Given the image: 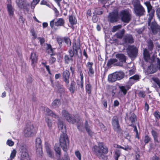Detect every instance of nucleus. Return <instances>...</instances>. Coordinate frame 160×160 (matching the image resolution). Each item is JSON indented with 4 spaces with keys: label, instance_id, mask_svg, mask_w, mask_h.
Returning <instances> with one entry per match:
<instances>
[{
    "label": "nucleus",
    "instance_id": "1",
    "mask_svg": "<svg viewBox=\"0 0 160 160\" xmlns=\"http://www.w3.org/2000/svg\"><path fill=\"white\" fill-rule=\"evenodd\" d=\"M93 153L100 159H107V156L105 155L108 152V148L102 143L98 144V146H94L92 149Z\"/></svg>",
    "mask_w": 160,
    "mask_h": 160
},
{
    "label": "nucleus",
    "instance_id": "2",
    "mask_svg": "<svg viewBox=\"0 0 160 160\" xmlns=\"http://www.w3.org/2000/svg\"><path fill=\"white\" fill-rule=\"evenodd\" d=\"M133 6L134 13L138 17L144 15L145 12V9L141 4L140 1L138 0H133L132 2Z\"/></svg>",
    "mask_w": 160,
    "mask_h": 160
},
{
    "label": "nucleus",
    "instance_id": "3",
    "mask_svg": "<svg viewBox=\"0 0 160 160\" xmlns=\"http://www.w3.org/2000/svg\"><path fill=\"white\" fill-rule=\"evenodd\" d=\"M148 25L150 26L153 33L154 34L157 33L160 31V27L157 24L155 20L153 15H148Z\"/></svg>",
    "mask_w": 160,
    "mask_h": 160
},
{
    "label": "nucleus",
    "instance_id": "4",
    "mask_svg": "<svg viewBox=\"0 0 160 160\" xmlns=\"http://www.w3.org/2000/svg\"><path fill=\"white\" fill-rule=\"evenodd\" d=\"M120 16L122 21L126 23H128L132 18L131 12L128 10L121 11L120 12Z\"/></svg>",
    "mask_w": 160,
    "mask_h": 160
},
{
    "label": "nucleus",
    "instance_id": "5",
    "mask_svg": "<svg viewBox=\"0 0 160 160\" xmlns=\"http://www.w3.org/2000/svg\"><path fill=\"white\" fill-rule=\"evenodd\" d=\"M60 143L63 150L66 151L69 145V142L68 137L66 133L62 134L59 139Z\"/></svg>",
    "mask_w": 160,
    "mask_h": 160
},
{
    "label": "nucleus",
    "instance_id": "6",
    "mask_svg": "<svg viewBox=\"0 0 160 160\" xmlns=\"http://www.w3.org/2000/svg\"><path fill=\"white\" fill-rule=\"evenodd\" d=\"M124 74L122 72H116L109 75L108 80L111 82L120 80L124 77Z\"/></svg>",
    "mask_w": 160,
    "mask_h": 160
},
{
    "label": "nucleus",
    "instance_id": "7",
    "mask_svg": "<svg viewBox=\"0 0 160 160\" xmlns=\"http://www.w3.org/2000/svg\"><path fill=\"white\" fill-rule=\"evenodd\" d=\"M20 150V160H30L28 151L25 147L21 146Z\"/></svg>",
    "mask_w": 160,
    "mask_h": 160
},
{
    "label": "nucleus",
    "instance_id": "8",
    "mask_svg": "<svg viewBox=\"0 0 160 160\" xmlns=\"http://www.w3.org/2000/svg\"><path fill=\"white\" fill-rule=\"evenodd\" d=\"M127 52L129 56L131 58H133L137 55L138 49L136 47L133 46H130L128 47Z\"/></svg>",
    "mask_w": 160,
    "mask_h": 160
},
{
    "label": "nucleus",
    "instance_id": "9",
    "mask_svg": "<svg viewBox=\"0 0 160 160\" xmlns=\"http://www.w3.org/2000/svg\"><path fill=\"white\" fill-rule=\"evenodd\" d=\"M62 115L64 116L67 121L70 123H74L76 122V119L73 118L72 116L65 110L62 111Z\"/></svg>",
    "mask_w": 160,
    "mask_h": 160
},
{
    "label": "nucleus",
    "instance_id": "10",
    "mask_svg": "<svg viewBox=\"0 0 160 160\" xmlns=\"http://www.w3.org/2000/svg\"><path fill=\"white\" fill-rule=\"evenodd\" d=\"M34 127L32 124H28L27 125L24 132L25 137H30L32 136L34 132Z\"/></svg>",
    "mask_w": 160,
    "mask_h": 160
},
{
    "label": "nucleus",
    "instance_id": "11",
    "mask_svg": "<svg viewBox=\"0 0 160 160\" xmlns=\"http://www.w3.org/2000/svg\"><path fill=\"white\" fill-rule=\"evenodd\" d=\"M16 3L18 7L21 8L27 9L29 4L26 0H17Z\"/></svg>",
    "mask_w": 160,
    "mask_h": 160
},
{
    "label": "nucleus",
    "instance_id": "12",
    "mask_svg": "<svg viewBox=\"0 0 160 160\" xmlns=\"http://www.w3.org/2000/svg\"><path fill=\"white\" fill-rule=\"evenodd\" d=\"M112 124L113 129L117 132H118L120 129L118 117L114 116L113 117L112 120Z\"/></svg>",
    "mask_w": 160,
    "mask_h": 160
},
{
    "label": "nucleus",
    "instance_id": "13",
    "mask_svg": "<svg viewBox=\"0 0 160 160\" xmlns=\"http://www.w3.org/2000/svg\"><path fill=\"white\" fill-rule=\"evenodd\" d=\"M118 18V13L117 12L110 13L108 18V20L111 23L116 22Z\"/></svg>",
    "mask_w": 160,
    "mask_h": 160
},
{
    "label": "nucleus",
    "instance_id": "14",
    "mask_svg": "<svg viewBox=\"0 0 160 160\" xmlns=\"http://www.w3.org/2000/svg\"><path fill=\"white\" fill-rule=\"evenodd\" d=\"M144 4L146 6L147 8L148 15L154 16L155 10L153 9L149 1H146L144 2Z\"/></svg>",
    "mask_w": 160,
    "mask_h": 160
},
{
    "label": "nucleus",
    "instance_id": "15",
    "mask_svg": "<svg viewBox=\"0 0 160 160\" xmlns=\"http://www.w3.org/2000/svg\"><path fill=\"white\" fill-rule=\"evenodd\" d=\"M70 76V72L68 70H66L63 71L62 73V77L63 81L66 85H68L69 83Z\"/></svg>",
    "mask_w": 160,
    "mask_h": 160
},
{
    "label": "nucleus",
    "instance_id": "16",
    "mask_svg": "<svg viewBox=\"0 0 160 160\" xmlns=\"http://www.w3.org/2000/svg\"><path fill=\"white\" fill-rule=\"evenodd\" d=\"M45 147L48 156L50 158H53L54 157V153L51 150L49 144L47 142H45Z\"/></svg>",
    "mask_w": 160,
    "mask_h": 160
},
{
    "label": "nucleus",
    "instance_id": "17",
    "mask_svg": "<svg viewBox=\"0 0 160 160\" xmlns=\"http://www.w3.org/2000/svg\"><path fill=\"white\" fill-rule=\"evenodd\" d=\"M136 120V116L134 114L132 113L131 114L127 122L129 126H132V125H134Z\"/></svg>",
    "mask_w": 160,
    "mask_h": 160
},
{
    "label": "nucleus",
    "instance_id": "18",
    "mask_svg": "<svg viewBox=\"0 0 160 160\" xmlns=\"http://www.w3.org/2000/svg\"><path fill=\"white\" fill-rule=\"evenodd\" d=\"M58 124L59 130L62 132V134L66 133V127L63 122L59 120Z\"/></svg>",
    "mask_w": 160,
    "mask_h": 160
},
{
    "label": "nucleus",
    "instance_id": "19",
    "mask_svg": "<svg viewBox=\"0 0 160 160\" xmlns=\"http://www.w3.org/2000/svg\"><path fill=\"white\" fill-rule=\"evenodd\" d=\"M139 79V77L138 75H134L129 78V80L128 82V84L130 85H132Z\"/></svg>",
    "mask_w": 160,
    "mask_h": 160
},
{
    "label": "nucleus",
    "instance_id": "20",
    "mask_svg": "<svg viewBox=\"0 0 160 160\" xmlns=\"http://www.w3.org/2000/svg\"><path fill=\"white\" fill-rule=\"evenodd\" d=\"M37 151L41 152L42 151V146L41 144V140L40 138H37L36 139V142Z\"/></svg>",
    "mask_w": 160,
    "mask_h": 160
},
{
    "label": "nucleus",
    "instance_id": "21",
    "mask_svg": "<svg viewBox=\"0 0 160 160\" xmlns=\"http://www.w3.org/2000/svg\"><path fill=\"white\" fill-rule=\"evenodd\" d=\"M123 40L126 43H132L134 42L133 38L132 35L130 34L126 35Z\"/></svg>",
    "mask_w": 160,
    "mask_h": 160
},
{
    "label": "nucleus",
    "instance_id": "22",
    "mask_svg": "<svg viewBox=\"0 0 160 160\" xmlns=\"http://www.w3.org/2000/svg\"><path fill=\"white\" fill-rule=\"evenodd\" d=\"M143 56L146 61L150 62V52L147 49H145L143 50Z\"/></svg>",
    "mask_w": 160,
    "mask_h": 160
},
{
    "label": "nucleus",
    "instance_id": "23",
    "mask_svg": "<svg viewBox=\"0 0 160 160\" xmlns=\"http://www.w3.org/2000/svg\"><path fill=\"white\" fill-rule=\"evenodd\" d=\"M80 80H77V84L78 87H80L81 88H83V76L82 72L80 73Z\"/></svg>",
    "mask_w": 160,
    "mask_h": 160
},
{
    "label": "nucleus",
    "instance_id": "24",
    "mask_svg": "<svg viewBox=\"0 0 160 160\" xmlns=\"http://www.w3.org/2000/svg\"><path fill=\"white\" fill-rule=\"evenodd\" d=\"M61 104L60 100L59 99H56L52 102L51 107L52 108H56L58 107Z\"/></svg>",
    "mask_w": 160,
    "mask_h": 160
},
{
    "label": "nucleus",
    "instance_id": "25",
    "mask_svg": "<svg viewBox=\"0 0 160 160\" xmlns=\"http://www.w3.org/2000/svg\"><path fill=\"white\" fill-rule=\"evenodd\" d=\"M45 112L47 115L50 116L55 118H57L58 117L57 115L53 113V112L48 108H46L45 110Z\"/></svg>",
    "mask_w": 160,
    "mask_h": 160
},
{
    "label": "nucleus",
    "instance_id": "26",
    "mask_svg": "<svg viewBox=\"0 0 160 160\" xmlns=\"http://www.w3.org/2000/svg\"><path fill=\"white\" fill-rule=\"evenodd\" d=\"M116 58L119 60L121 62H125L126 58V56L122 54H118L116 55Z\"/></svg>",
    "mask_w": 160,
    "mask_h": 160
},
{
    "label": "nucleus",
    "instance_id": "27",
    "mask_svg": "<svg viewBox=\"0 0 160 160\" xmlns=\"http://www.w3.org/2000/svg\"><path fill=\"white\" fill-rule=\"evenodd\" d=\"M119 88L121 91L123 92L124 95H126L128 91L130 88V87L129 85H126V86H119Z\"/></svg>",
    "mask_w": 160,
    "mask_h": 160
},
{
    "label": "nucleus",
    "instance_id": "28",
    "mask_svg": "<svg viewBox=\"0 0 160 160\" xmlns=\"http://www.w3.org/2000/svg\"><path fill=\"white\" fill-rule=\"evenodd\" d=\"M118 61V60L115 58H112L109 59L107 63V66H111V65L114 64V65L116 66H119L120 65V64L119 63H115V62H117Z\"/></svg>",
    "mask_w": 160,
    "mask_h": 160
},
{
    "label": "nucleus",
    "instance_id": "29",
    "mask_svg": "<svg viewBox=\"0 0 160 160\" xmlns=\"http://www.w3.org/2000/svg\"><path fill=\"white\" fill-rule=\"evenodd\" d=\"M80 48V45H77L76 42H74L72 43V49L74 51L75 55H78V50Z\"/></svg>",
    "mask_w": 160,
    "mask_h": 160
},
{
    "label": "nucleus",
    "instance_id": "30",
    "mask_svg": "<svg viewBox=\"0 0 160 160\" xmlns=\"http://www.w3.org/2000/svg\"><path fill=\"white\" fill-rule=\"evenodd\" d=\"M8 10L10 17H12L14 15V9L12 6L9 4L7 6Z\"/></svg>",
    "mask_w": 160,
    "mask_h": 160
},
{
    "label": "nucleus",
    "instance_id": "31",
    "mask_svg": "<svg viewBox=\"0 0 160 160\" xmlns=\"http://www.w3.org/2000/svg\"><path fill=\"white\" fill-rule=\"evenodd\" d=\"M37 56L36 53L32 52L31 54L30 59L32 62V63H36L37 60Z\"/></svg>",
    "mask_w": 160,
    "mask_h": 160
},
{
    "label": "nucleus",
    "instance_id": "32",
    "mask_svg": "<svg viewBox=\"0 0 160 160\" xmlns=\"http://www.w3.org/2000/svg\"><path fill=\"white\" fill-rule=\"evenodd\" d=\"M45 121L48 128L50 129L52 128L53 125L52 120L47 117H46Z\"/></svg>",
    "mask_w": 160,
    "mask_h": 160
},
{
    "label": "nucleus",
    "instance_id": "33",
    "mask_svg": "<svg viewBox=\"0 0 160 160\" xmlns=\"http://www.w3.org/2000/svg\"><path fill=\"white\" fill-rule=\"evenodd\" d=\"M75 82L74 81H72L69 88V90L72 93H73L75 90Z\"/></svg>",
    "mask_w": 160,
    "mask_h": 160
},
{
    "label": "nucleus",
    "instance_id": "34",
    "mask_svg": "<svg viewBox=\"0 0 160 160\" xmlns=\"http://www.w3.org/2000/svg\"><path fill=\"white\" fill-rule=\"evenodd\" d=\"M151 132L155 142L159 143V142L158 140V134L155 131L152 130Z\"/></svg>",
    "mask_w": 160,
    "mask_h": 160
},
{
    "label": "nucleus",
    "instance_id": "35",
    "mask_svg": "<svg viewBox=\"0 0 160 160\" xmlns=\"http://www.w3.org/2000/svg\"><path fill=\"white\" fill-rule=\"evenodd\" d=\"M125 32V30L122 29L121 31L118 32L116 34L117 37L119 38H122Z\"/></svg>",
    "mask_w": 160,
    "mask_h": 160
},
{
    "label": "nucleus",
    "instance_id": "36",
    "mask_svg": "<svg viewBox=\"0 0 160 160\" xmlns=\"http://www.w3.org/2000/svg\"><path fill=\"white\" fill-rule=\"evenodd\" d=\"M17 151L15 149H13L11 152L10 158L8 160H12L14 159L16 155Z\"/></svg>",
    "mask_w": 160,
    "mask_h": 160
},
{
    "label": "nucleus",
    "instance_id": "37",
    "mask_svg": "<svg viewBox=\"0 0 160 160\" xmlns=\"http://www.w3.org/2000/svg\"><path fill=\"white\" fill-rule=\"evenodd\" d=\"M69 21L71 24H75L77 23V20L74 17L70 16L69 17Z\"/></svg>",
    "mask_w": 160,
    "mask_h": 160
},
{
    "label": "nucleus",
    "instance_id": "38",
    "mask_svg": "<svg viewBox=\"0 0 160 160\" xmlns=\"http://www.w3.org/2000/svg\"><path fill=\"white\" fill-rule=\"evenodd\" d=\"M64 24V20L62 18H59L57 22H55V25L57 26H62Z\"/></svg>",
    "mask_w": 160,
    "mask_h": 160
},
{
    "label": "nucleus",
    "instance_id": "39",
    "mask_svg": "<svg viewBox=\"0 0 160 160\" xmlns=\"http://www.w3.org/2000/svg\"><path fill=\"white\" fill-rule=\"evenodd\" d=\"M86 89L87 92L89 94L91 93L92 90V86L89 83H88L86 85Z\"/></svg>",
    "mask_w": 160,
    "mask_h": 160
},
{
    "label": "nucleus",
    "instance_id": "40",
    "mask_svg": "<svg viewBox=\"0 0 160 160\" xmlns=\"http://www.w3.org/2000/svg\"><path fill=\"white\" fill-rule=\"evenodd\" d=\"M40 0H33L31 3V8L34 9L35 6L39 2Z\"/></svg>",
    "mask_w": 160,
    "mask_h": 160
},
{
    "label": "nucleus",
    "instance_id": "41",
    "mask_svg": "<svg viewBox=\"0 0 160 160\" xmlns=\"http://www.w3.org/2000/svg\"><path fill=\"white\" fill-rule=\"evenodd\" d=\"M120 151L118 150H116L115 153V160H118V158L120 155Z\"/></svg>",
    "mask_w": 160,
    "mask_h": 160
},
{
    "label": "nucleus",
    "instance_id": "42",
    "mask_svg": "<svg viewBox=\"0 0 160 160\" xmlns=\"http://www.w3.org/2000/svg\"><path fill=\"white\" fill-rule=\"evenodd\" d=\"M122 27V26L120 25H118L116 26H114L112 28V32H115L117 31L118 29Z\"/></svg>",
    "mask_w": 160,
    "mask_h": 160
},
{
    "label": "nucleus",
    "instance_id": "43",
    "mask_svg": "<svg viewBox=\"0 0 160 160\" xmlns=\"http://www.w3.org/2000/svg\"><path fill=\"white\" fill-rule=\"evenodd\" d=\"M95 11L96 14L98 15H101L102 13V9L100 8H96Z\"/></svg>",
    "mask_w": 160,
    "mask_h": 160
},
{
    "label": "nucleus",
    "instance_id": "44",
    "mask_svg": "<svg viewBox=\"0 0 160 160\" xmlns=\"http://www.w3.org/2000/svg\"><path fill=\"white\" fill-rule=\"evenodd\" d=\"M54 150L57 153H58L59 155L60 154V148L58 146V144H55L54 146Z\"/></svg>",
    "mask_w": 160,
    "mask_h": 160
},
{
    "label": "nucleus",
    "instance_id": "45",
    "mask_svg": "<svg viewBox=\"0 0 160 160\" xmlns=\"http://www.w3.org/2000/svg\"><path fill=\"white\" fill-rule=\"evenodd\" d=\"M85 127L86 131L88 132V134L90 135H91L90 130V128H89L88 126V122L87 121H86L85 123Z\"/></svg>",
    "mask_w": 160,
    "mask_h": 160
},
{
    "label": "nucleus",
    "instance_id": "46",
    "mask_svg": "<svg viewBox=\"0 0 160 160\" xmlns=\"http://www.w3.org/2000/svg\"><path fill=\"white\" fill-rule=\"evenodd\" d=\"M75 118H76L77 120H79V123H80V125H79V124H78L77 125L78 129H79V130H80L81 131H82L83 130H82L81 128V127L83 125L82 121L79 120L78 118H77L76 117H75Z\"/></svg>",
    "mask_w": 160,
    "mask_h": 160
},
{
    "label": "nucleus",
    "instance_id": "47",
    "mask_svg": "<svg viewBox=\"0 0 160 160\" xmlns=\"http://www.w3.org/2000/svg\"><path fill=\"white\" fill-rule=\"evenodd\" d=\"M93 64V63L92 62H87L86 65L88 70L93 69L92 66Z\"/></svg>",
    "mask_w": 160,
    "mask_h": 160
},
{
    "label": "nucleus",
    "instance_id": "48",
    "mask_svg": "<svg viewBox=\"0 0 160 160\" xmlns=\"http://www.w3.org/2000/svg\"><path fill=\"white\" fill-rule=\"evenodd\" d=\"M151 140V138L148 136L146 135L144 138V141L145 143H148Z\"/></svg>",
    "mask_w": 160,
    "mask_h": 160
},
{
    "label": "nucleus",
    "instance_id": "49",
    "mask_svg": "<svg viewBox=\"0 0 160 160\" xmlns=\"http://www.w3.org/2000/svg\"><path fill=\"white\" fill-rule=\"evenodd\" d=\"M153 81L157 84L160 88V80L157 78H153Z\"/></svg>",
    "mask_w": 160,
    "mask_h": 160
},
{
    "label": "nucleus",
    "instance_id": "50",
    "mask_svg": "<svg viewBox=\"0 0 160 160\" xmlns=\"http://www.w3.org/2000/svg\"><path fill=\"white\" fill-rule=\"evenodd\" d=\"M88 75L90 77H93L94 73V71L93 69L88 70Z\"/></svg>",
    "mask_w": 160,
    "mask_h": 160
},
{
    "label": "nucleus",
    "instance_id": "51",
    "mask_svg": "<svg viewBox=\"0 0 160 160\" xmlns=\"http://www.w3.org/2000/svg\"><path fill=\"white\" fill-rule=\"evenodd\" d=\"M75 154L77 157L78 158L79 160H81V154L78 151H77L75 152Z\"/></svg>",
    "mask_w": 160,
    "mask_h": 160
},
{
    "label": "nucleus",
    "instance_id": "52",
    "mask_svg": "<svg viewBox=\"0 0 160 160\" xmlns=\"http://www.w3.org/2000/svg\"><path fill=\"white\" fill-rule=\"evenodd\" d=\"M64 42L67 44L69 46H70L71 42L70 39L68 38H65L64 39Z\"/></svg>",
    "mask_w": 160,
    "mask_h": 160
},
{
    "label": "nucleus",
    "instance_id": "53",
    "mask_svg": "<svg viewBox=\"0 0 160 160\" xmlns=\"http://www.w3.org/2000/svg\"><path fill=\"white\" fill-rule=\"evenodd\" d=\"M138 95L140 97L144 98L145 96V92L143 91H141L139 92Z\"/></svg>",
    "mask_w": 160,
    "mask_h": 160
},
{
    "label": "nucleus",
    "instance_id": "54",
    "mask_svg": "<svg viewBox=\"0 0 160 160\" xmlns=\"http://www.w3.org/2000/svg\"><path fill=\"white\" fill-rule=\"evenodd\" d=\"M31 33H32V34L33 37V38L35 39L37 37V35L36 34L34 29H32L31 30Z\"/></svg>",
    "mask_w": 160,
    "mask_h": 160
},
{
    "label": "nucleus",
    "instance_id": "55",
    "mask_svg": "<svg viewBox=\"0 0 160 160\" xmlns=\"http://www.w3.org/2000/svg\"><path fill=\"white\" fill-rule=\"evenodd\" d=\"M56 60V58H55L54 57H51L50 59L49 62L51 64H52L54 62H55Z\"/></svg>",
    "mask_w": 160,
    "mask_h": 160
},
{
    "label": "nucleus",
    "instance_id": "56",
    "mask_svg": "<svg viewBox=\"0 0 160 160\" xmlns=\"http://www.w3.org/2000/svg\"><path fill=\"white\" fill-rule=\"evenodd\" d=\"M64 59H65V62L67 63H68L69 62V61L70 60H72V58H69V56L68 55H65V56Z\"/></svg>",
    "mask_w": 160,
    "mask_h": 160
},
{
    "label": "nucleus",
    "instance_id": "57",
    "mask_svg": "<svg viewBox=\"0 0 160 160\" xmlns=\"http://www.w3.org/2000/svg\"><path fill=\"white\" fill-rule=\"evenodd\" d=\"M69 53L70 56L71 58H72L74 56V55L75 54L74 52V51L73 50L71 49L69 51Z\"/></svg>",
    "mask_w": 160,
    "mask_h": 160
},
{
    "label": "nucleus",
    "instance_id": "58",
    "mask_svg": "<svg viewBox=\"0 0 160 160\" xmlns=\"http://www.w3.org/2000/svg\"><path fill=\"white\" fill-rule=\"evenodd\" d=\"M7 144L10 146H12L14 144V142L11 140H8L7 142Z\"/></svg>",
    "mask_w": 160,
    "mask_h": 160
},
{
    "label": "nucleus",
    "instance_id": "59",
    "mask_svg": "<svg viewBox=\"0 0 160 160\" xmlns=\"http://www.w3.org/2000/svg\"><path fill=\"white\" fill-rule=\"evenodd\" d=\"M154 115L155 117L157 119L159 118H160V114L158 112H155L154 113Z\"/></svg>",
    "mask_w": 160,
    "mask_h": 160
},
{
    "label": "nucleus",
    "instance_id": "60",
    "mask_svg": "<svg viewBox=\"0 0 160 160\" xmlns=\"http://www.w3.org/2000/svg\"><path fill=\"white\" fill-rule=\"evenodd\" d=\"M55 22L56 21H55V19H53L50 22V25L51 28H52L54 27Z\"/></svg>",
    "mask_w": 160,
    "mask_h": 160
},
{
    "label": "nucleus",
    "instance_id": "61",
    "mask_svg": "<svg viewBox=\"0 0 160 160\" xmlns=\"http://www.w3.org/2000/svg\"><path fill=\"white\" fill-rule=\"evenodd\" d=\"M38 39L39 40L40 44L42 45L45 42V40L43 38H41L39 37L38 38Z\"/></svg>",
    "mask_w": 160,
    "mask_h": 160
},
{
    "label": "nucleus",
    "instance_id": "62",
    "mask_svg": "<svg viewBox=\"0 0 160 160\" xmlns=\"http://www.w3.org/2000/svg\"><path fill=\"white\" fill-rule=\"evenodd\" d=\"M135 70L133 68L129 71V74L130 75H133L135 73Z\"/></svg>",
    "mask_w": 160,
    "mask_h": 160
},
{
    "label": "nucleus",
    "instance_id": "63",
    "mask_svg": "<svg viewBox=\"0 0 160 160\" xmlns=\"http://www.w3.org/2000/svg\"><path fill=\"white\" fill-rule=\"evenodd\" d=\"M119 102L117 100H116L114 101L113 106L114 107H117L119 105Z\"/></svg>",
    "mask_w": 160,
    "mask_h": 160
},
{
    "label": "nucleus",
    "instance_id": "64",
    "mask_svg": "<svg viewBox=\"0 0 160 160\" xmlns=\"http://www.w3.org/2000/svg\"><path fill=\"white\" fill-rule=\"evenodd\" d=\"M100 126L102 129L104 131H105L107 129V128L105 127L103 124L102 123L100 124Z\"/></svg>",
    "mask_w": 160,
    "mask_h": 160
}]
</instances>
